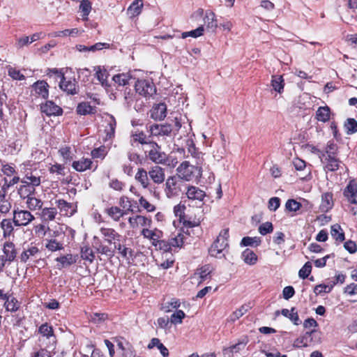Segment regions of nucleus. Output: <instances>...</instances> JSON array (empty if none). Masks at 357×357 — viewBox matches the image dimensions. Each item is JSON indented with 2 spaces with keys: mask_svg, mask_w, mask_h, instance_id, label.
Instances as JSON below:
<instances>
[{
  "mask_svg": "<svg viewBox=\"0 0 357 357\" xmlns=\"http://www.w3.org/2000/svg\"><path fill=\"white\" fill-rule=\"evenodd\" d=\"M93 240L95 241H97L96 243L95 246L96 251L101 255H104L107 257H112L114 256L115 250H116L121 255V256L127 260H129L130 258L133 259V257H135L134 250L130 248L126 247L124 245H121V243H116L114 245V249H112L109 246L103 245L100 241L99 238L97 236H94Z\"/></svg>",
  "mask_w": 357,
  "mask_h": 357,
  "instance_id": "f257e3e1",
  "label": "nucleus"
},
{
  "mask_svg": "<svg viewBox=\"0 0 357 357\" xmlns=\"http://www.w3.org/2000/svg\"><path fill=\"white\" fill-rule=\"evenodd\" d=\"M187 188L185 183L176 176H169L165 184V193L168 198L178 197Z\"/></svg>",
  "mask_w": 357,
  "mask_h": 357,
  "instance_id": "f03ea898",
  "label": "nucleus"
},
{
  "mask_svg": "<svg viewBox=\"0 0 357 357\" xmlns=\"http://www.w3.org/2000/svg\"><path fill=\"white\" fill-rule=\"evenodd\" d=\"M147 146L149 149L145 151V153L149 160L157 165L166 163L167 155L157 142L152 140Z\"/></svg>",
  "mask_w": 357,
  "mask_h": 357,
  "instance_id": "7ed1b4c3",
  "label": "nucleus"
},
{
  "mask_svg": "<svg viewBox=\"0 0 357 357\" xmlns=\"http://www.w3.org/2000/svg\"><path fill=\"white\" fill-rule=\"evenodd\" d=\"M38 333L42 335V337L38 339L40 343L48 344L47 347L50 349L56 348V339L50 325L47 323L43 324L38 328Z\"/></svg>",
  "mask_w": 357,
  "mask_h": 357,
  "instance_id": "20e7f679",
  "label": "nucleus"
},
{
  "mask_svg": "<svg viewBox=\"0 0 357 357\" xmlns=\"http://www.w3.org/2000/svg\"><path fill=\"white\" fill-rule=\"evenodd\" d=\"M136 93L146 98L156 93V88L153 82L148 79H137L135 84Z\"/></svg>",
  "mask_w": 357,
  "mask_h": 357,
  "instance_id": "39448f33",
  "label": "nucleus"
},
{
  "mask_svg": "<svg viewBox=\"0 0 357 357\" xmlns=\"http://www.w3.org/2000/svg\"><path fill=\"white\" fill-rule=\"evenodd\" d=\"M13 221L16 227L26 226L34 220V216L26 210H21L18 208L13 212Z\"/></svg>",
  "mask_w": 357,
  "mask_h": 357,
  "instance_id": "423d86ee",
  "label": "nucleus"
},
{
  "mask_svg": "<svg viewBox=\"0 0 357 357\" xmlns=\"http://www.w3.org/2000/svg\"><path fill=\"white\" fill-rule=\"evenodd\" d=\"M172 132V126L169 123L158 124L155 123L149 127L151 137L169 136Z\"/></svg>",
  "mask_w": 357,
  "mask_h": 357,
  "instance_id": "0eeeda50",
  "label": "nucleus"
},
{
  "mask_svg": "<svg viewBox=\"0 0 357 357\" xmlns=\"http://www.w3.org/2000/svg\"><path fill=\"white\" fill-rule=\"evenodd\" d=\"M59 87L60 89L66 92L68 94L75 95L77 93V83L75 79L66 80L64 74H59Z\"/></svg>",
  "mask_w": 357,
  "mask_h": 357,
  "instance_id": "6e6552de",
  "label": "nucleus"
},
{
  "mask_svg": "<svg viewBox=\"0 0 357 357\" xmlns=\"http://www.w3.org/2000/svg\"><path fill=\"white\" fill-rule=\"evenodd\" d=\"M194 166L190 165L189 162H183L176 169V177L181 178L184 182L190 181L193 174Z\"/></svg>",
  "mask_w": 357,
  "mask_h": 357,
  "instance_id": "1a4fd4ad",
  "label": "nucleus"
},
{
  "mask_svg": "<svg viewBox=\"0 0 357 357\" xmlns=\"http://www.w3.org/2000/svg\"><path fill=\"white\" fill-rule=\"evenodd\" d=\"M100 232L107 243L109 244L113 243L114 245L117 243V241H120L121 237V234L115 229L109 227H101Z\"/></svg>",
  "mask_w": 357,
  "mask_h": 357,
  "instance_id": "9d476101",
  "label": "nucleus"
},
{
  "mask_svg": "<svg viewBox=\"0 0 357 357\" xmlns=\"http://www.w3.org/2000/svg\"><path fill=\"white\" fill-rule=\"evenodd\" d=\"M320 158L324 165L326 171L335 172L339 169L340 161L335 156H326L324 153L320 155Z\"/></svg>",
  "mask_w": 357,
  "mask_h": 357,
  "instance_id": "9b49d317",
  "label": "nucleus"
},
{
  "mask_svg": "<svg viewBox=\"0 0 357 357\" xmlns=\"http://www.w3.org/2000/svg\"><path fill=\"white\" fill-rule=\"evenodd\" d=\"M149 176L154 183L161 184L165 179V169L158 165H155L149 169Z\"/></svg>",
  "mask_w": 357,
  "mask_h": 357,
  "instance_id": "f8f14e48",
  "label": "nucleus"
},
{
  "mask_svg": "<svg viewBox=\"0 0 357 357\" xmlns=\"http://www.w3.org/2000/svg\"><path fill=\"white\" fill-rule=\"evenodd\" d=\"M3 255L2 257L9 264L15 260L17 253L15 244L10 241H6L3 243Z\"/></svg>",
  "mask_w": 357,
  "mask_h": 357,
  "instance_id": "ddd939ff",
  "label": "nucleus"
},
{
  "mask_svg": "<svg viewBox=\"0 0 357 357\" xmlns=\"http://www.w3.org/2000/svg\"><path fill=\"white\" fill-rule=\"evenodd\" d=\"M167 116V106L164 102L153 105L151 110V118L155 121H162Z\"/></svg>",
  "mask_w": 357,
  "mask_h": 357,
  "instance_id": "4468645a",
  "label": "nucleus"
},
{
  "mask_svg": "<svg viewBox=\"0 0 357 357\" xmlns=\"http://www.w3.org/2000/svg\"><path fill=\"white\" fill-rule=\"evenodd\" d=\"M40 109L43 113L47 116L60 115L63 112L62 109L52 101H47L45 104H42Z\"/></svg>",
  "mask_w": 357,
  "mask_h": 357,
  "instance_id": "2eb2a0df",
  "label": "nucleus"
},
{
  "mask_svg": "<svg viewBox=\"0 0 357 357\" xmlns=\"http://www.w3.org/2000/svg\"><path fill=\"white\" fill-rule=\"evenodd\" d=\"M227 247H228V242L216 238L209 248L208 252L211 257L220 258V254Z\"/></svg>",
  "mask_w": 357,
  "mask_h": 357,
  "instance_id": "dca6fc26",
  "label": "nucleus"
},
{
  "mask_svg": "<svg viewBox=\"0 0 357 357\" xmlns=\"http://www.w3.org/2000/svg\"><path fill=\"white\" fill-rule=\"evenodd\" d=\"M344 195L351 204H357V184L350 181L344 190Z\"/></svg>",
  "mask_w": 357,
  "mask_h": 357,
  "instance_id": "f3484780",
  "label": "nucleus"
},
{
  "mask_svg": "<svg viewBox=\"0 0 357 357\" xmlns=\"http://www.w3.org/2000/svg\"><path fill=\"white\" fill-rule=\"evenodd\" d=\"M128 222L132 228H136L138 226L150 227L151 220L142 215H136L129 218Z\"/></svg>",
  "mask_w": 357,
  "mask_h": 357,
  "instance_id": "a211bd4d",
  "label": "nucleus"
},
{
  "mask_svg": "<svg viewBox=\"0 0 357 357\" xmlns=\"http://www.w3.org/2000/svg\"><path fill=\"white\" fill-rule=\"evenodd\" d=\"M333 206V194L325 192L321 195V202L319 206L320 211L323 213L328 212Z\"/></svg>",
  "mask_w": 357,
  "mask_h": 357,
  "instance_id": "6ab92c4d",
  "label": "nucleus"
},
{
  "mask_svg": "<svg viewBox=\"0 0 357 357\" xmlns=\"http://www.w3.org/2000/svg\"><path fill=\"white\" fill-rule=\"evenodd\" d=\"M186 195L188 199L202 201L206 196L205 192L195 186H187Z\"/></svg>",
  "mask_w": 357,
  "mask_h": 357,
  "instance_id": "aec40b11",
  "label": "nucleus"
},
{
  "mask_svg": "<svg viewBox=\"0 0 357 357\" xmlns=\"http://www.w3.org/2000/svg\"><path fill=\"white\" fill-rule=\"evenodd\" d=\"M107 126L105 129V132L106 133L105 139H111L114 137L115 134V128L116 126V122L114 117L112 115H109L108 118L106 119Z\"/></svg>",
  "mask_w": 357,
  "mask_h": 357,
  "instance_id": "412c9836",
  "label": "nucleus"
},
{
  "mask_svg": "<svg viewBox=\"0 0 357 357\" xmlns=\"http://www.w3.org/2000/svg\"><path fill=\"white\" fill-rule=\"evenodd\" d=\"M36 93L40 96L43 98L46 99L48 97L49 85L45 81H37L33 84Z\"/></svg>",
  "mask_w": 357,
  "mask_h": 357,
  "instance_id": "4be33fe9",
  "label": "nucleus"
},
{
  "mask_svg": "<svg viewBox=\"0 0 357 357\" xmlns=\"http://www.w3.org/2000/svg\"><path fill=\"white\" fill-rule=\"evenodd\" d=\"M204 24L207 29L214 31L218 27L217 20L215 19V15L212 11H206V15L204 17Z\"/></svg>",
  "mask_w": 357,
  "mask_h": 357,
  "instance_id": "5701e85b",
  "label": "nucleus"
},
{
  "mask_svg": "<svg viewBox=\"0 0 357 357\" xmlns=\"http://www.w3.org/2000/svg\"><path fill=\"white\" fill-rule=\"evenodd\" d=\"M143 8V2L142 0H135L127 9V14L130 17H135L139 15Z\"/></svg>",
  "mask_w": 357,
  "mask_h": 357,
  "instance_id": "b1692460",
  "label": "nucleus"
},
{
  "mask_svg": "<svg viewBox=\"0 0 357 357\" xmlns=\"http://www.w3.org/2000/svg\"><path fill=\"white\" fill-rule=\"evenodd\" d=\"M331 109L328 106L319 107L316 112V119L326 123L330 120Z\"/></svg>",
  "mask_w": 357,
  "mask_h": 357,
  "instance_id": "393cba45",
  "label": "nucleus"
},
{
  "mask_svg": "<svg viewBox=\"0 0 357 357\" xmlns=\"http://www.w3.org/2000/svg\"><path fill=\"white\" fill-rule=\"evenodd\" d=\"M148 176H149V172H147L144 168H139L135 178L144 188H146L150 184Z\"/></svg>",
  "mask_w": 357,
  "mask_h": 357,
  "instance_id": "a878e982",
  "label": "nucleus"
},
{
  "mask_svg": "<svg viewBox=\"0 0 357 357\" xmlns=\"http://www.w3.org/2000/svg\"><path fill=\"white\" fill-rule=\"evenodd\" d=\"M92 161L89 158H82L79 160L74 161L72 167L77 172H84L86 169H91Z\"/></svg>",
  "mask_w": 357,
  "mask_h": 357,
  "instance_id": "bb28decb",
  "label": "nucleus"
},
{
  "mask_svg": "<svg viewBox=\"0 0 357 357\" xmlns=\"http://www.w3.org/2000/svg\"><path fill=\"white\" fill-rule=\"evenodd\" d=\"M132 79V75L130 73H119L115 75L112 77V80L118 86H125L130 84V81Z\"/></svg>",
  "mask_w": 357,
  "mask_h": 357,
  "instance_id": "cd10ccee",
  "label": "nucleus"
},
{
  "mask_svg": "<svg viewBox=\"0 0 357 357\" xmlns=\"http://www.w3.org/2000/svg\"><path fill=\"white\" fill-rule=\"evenodd\" d=\"M13 221L10 219H3L0 223V227L3 231V237L6 238L10 237L14 231L13 225Z\"/></svg>",
  "mask_w": 357,
  "mask_h": 357,
  "instance_id": "c85d7f7f",
  "label": "nucleus"
},
{
  "mask_svg": "<svg viewBox=\"0 0 357 357\" xmlns=\"http://www.w3.org/2000/svg\"><path fill=\"white\" fill-rule=\"evenodd\" d=\"M55 203L63 215H72L74 213V211L72 209V204L68 203L63 199H57Z\"/></svg>",
  "mask_w": 357,
  "mask_h": 357,
  "instance_id": "c756f323",
  "label": "nucleus"
},
{
  "mask_svg": "<svg viewBox=\"0 0 357 357\" xmlns=\"http://www.w3.org/2000/svg\"><path fill=\"white\" fill-rule=\"evenodd\" d=\"M241 257L244 262L250 266L255 264L257 261V255L254 251L248 248L245 249L242 252Z\"/></svg>",
  "mask_w": 357,
  "mask_h": 357,
  "instance_id": "7c9ffc66",
  "label": "nucleus"
},
{
  "mask_svg": "<svg viewBox=\"0 0 357 357\" xmlns=\"http://www.w3.org/2000/svg\"><path fill=\"white\" fill-rule=\"evenodd\" d=\"M45 248L51 252H56L63 249V244L56 238L45 239Z\"/></svg>",
  "mask_w": 357,
  "mask_h": 357,
  "instance_id": "2f4dec72",
  "label": "nucleus"
},
{
  "mask_svg": "<svg viewBox=\"0 0 357 357\" xmlns=\"http://www.w3.org/2000/svg\"><path fill=\"white\" fill-rule=\"evenodd\" d=\"M12 208L10 198L0 194V213L1 214H7Z\"/></svg>",
  "mask_w": 357,
  "mask_h": 357,
  "instance_id": "473e14b6",
  "label": "nucleus"
},
{
  "mask_svg": "<svg viewBox=\"0 0 357 357\" xmlns=\"http://www.w3.org/2000/svg\"><path fill=\"white\" fill-rule=\"evenodd\" d=\"M131 141L133 142H138L142 145H148L149 142L152 140H149V137H147L146 135L142 132H135L131 134Z\"/></svg>",
  "mask_w": 357,
  "mask_h": 357,
  "instance_id": "72a5a7b5",
  "label": "nucleus"
},
{
  "mask_svg": "<svg viewBox=\"0 0 357 357\" xmlns=\"http://www.w3.org/2000/svg\"><path fill=\"white\" fill-rule=\"evenodd\" d=\"M281 314L283 316L288 317L295 325H298L300 324L298 312L295 307H292L290 311L287 309H282L281 310Z\"/></svg>",
  "mask_w": 357,
  "mask_h": 357,
  "instance_id": "f704fd0d",
  "label": "nucleus"
},
{
  "mask_svg": "<svg viewBox=\"0 0 357 357\" xmlns=\"http://www.w3.org/2000/svg\"><path fill=\"white\" fill-rule=\"evenodd\" d=\"M96 111V107L91 106L88 102L79 103L77 107V112L80 115L95 114Z\"/></svg>",
  "mask_w": 357,
  "mask_h": 357,
  "instance_id": "c9c22d12",
  "label": "nucleus"
},
{
  "mask_svg": "<svg viewBox=\"0 0 357 357\" xmlns=\"http://www.w3.org/2000/svg\"><path fill=\"white\" fill-rule=\"evenodd\" d=\"M56 261L59 262L61 268L69 266L76 262V257L71 254L61 256L56 258Z\"/></svg>",
  "mask_w": 357,
  "mask_h": 357,
  "instance_id": "e433bc0d",
  "label": "nucleus"
},
{
  "mask_svg": "<svg viewBox=\"0 0 357 357\" xmlns=\"http://www.w3.org/2000/svg\"><path fill=\"white\" fill-rule=\"evenodd\" d=\"M271 86L273 89L281 93L283 91L284 81L282 75H273L271 80Z\"/></svg>",
  "mask_w": 357,
  "mask_h": 357,
  "instance_id": "4c0bfd02",
  "label": "nucleus"
},
{
  "mask_svg": "<svg viewBox=\"0 0 357 357\" xmlns=\"http://www.w3.org/2000/svg\"><path fill=\"white\" fill-rule=\"evenodd\" d=\"M105 213L114 221H119L124 212L118 206H112L105 209Z\"/></svg>",
  "mask_w": 357,
  "mask_h": 357,
  "instance_id": "58836bf2",
  "label": "nucleus"
},
{
  "mask_svg": "<svg viewBox=\"0 0 357 357\" xmlns=\"http://www.w3.org/2000/svg\"><path fill=\"white\" fill-rule=\"evenodd\" d=\"M56 213L55 208H45L42 210L41 218L44 222L52 221L54 220Z\"/></svg>",
  "mask_w": 357,
  "mask_h": 357,
  "instance_id": "ea45409f",
  "label": "nucleus"
},
{
  "mask_svg": "<svg viewBox=\"0 0 357 357\" xmlns=\"http://www.w3.org/2000/svg\"><path fill=\"white\" fill-rule=\"evenodd\" d=\"M94 70L96 71V77L101 84L102 86H107V78L108 73L107 70L102 69L100 66H96L94 67Z\"/></svg>",
  "mask_w": 357,
  "mask_h": 357,
  "instance_id": "a19ab883",
  "label": "nucleus"
},
{
  "mask_svg": "<svg viewBox=\"0 0 357 357\" xmlns=\"http://www.w3.org/2000/svg\"><path fill=\"white\" fill-rule=\"evenodd\" d=\"M39 252V250L36 246H31L27 250L23 251L20 255L21 261L25 263L31 257L36 256Z\"/></svg>",
  "mask_w": 357,
  "mask_h": 357,
  "instance_id": "79ce46f5",
  "label": "nucleus"
},
{
  "mask_svg": "<svg viewBox=\"0 0 357 357\" xmlns=\"http://www.w3.org/2000/svg\"><path fill=\"white\" fill-rule=\"evenodd\" d=\"M314 332V331H312L310 332H306L303 336L301 337L297 338L294 344V347H306L308 346L309 339L311 340L310 338L312 333Z\"/></svg>",
  "mask_w": 357,
  "mask_h": 357,
  "instance_id": "37998d69",
  "label": "nucleus"
},
{
  "mask_svg": "<svg viewBox=\"0 0 357 357\" xmlns=\"http://www.w3.org/2000/svg\"><path fill=\"white\" fill-rule=\"evenodd\" d=\"M39 346L40 347V350L35 352L33 357H52L51 353L55 349H50L47 347L48 344H43L40 343Z\"/></svg>",
  "mask_w": 357,
  "mask_h": 357,
  "instance_id": "c03bdc74",
  "label": "nucleus"
},
{
  "mask_svg": "<svg viewBox=\"0 0 357 357\" xmlns=\"http://www.w3.org/2000/svg\"><path fill=\"white\" fill-rule=\"evenodd\" d=\"M26 204L27 207L32 211L40 209L43 206V202L35 197H28Z\"/></svg>",
  "mask_w": 357,
  "mask_h": 357,
  "instance_id": "a18cd8bd",
  "label": "nucleus"
},
{
  "mask_svg": "<svg viewBox=\"0 0 357 357\" xmlns=\"http://www.w3.org/2000/svg\"><path fill=\"white\" fill-rule=\"evenodd\" d=\"M250 307L248 305H243L238 309L235 310L230 316V321L232 322L236 321L240 317H241L245 313H246Z\"/></svg>",
  "mask_w": 357,
  "mask_h": 357,
  "instance_id": "49530a36",
  "label": "nucleus"
},
{
  "mask_svg": "<svg viewBox=\"0 0 357 357\" xmlns=\"http://www.w3.org/2000/svg\"><path fill=\"white\" fill-rule=\"evenodd\" d=\"M180 301L178 299L173 298L162 305V310L165 312H170L174 310H177L180 307Z\"/></svg>",
  "mask_w": 357,
  "mask_h": 357,
  "instance_id": "de8ad7c7",
  "label": "nucleus"
},
{
  "mask_svg": "<svg viewBox=\"0 0 357 357\" xmlns=\"http://www.w3.org/2000/svg\"><path fill=\"white\" fill-rule=\"evenodd\" d=\"M340 230L342 229L338 224L333 225L331 226V234L336 241L342 242L344 240V234L340 232Z\"/></svg>",
  "mask_w": 357,
  "mask_h": 357,
  "instance_id": "09e8293b",
  "label": "nucleus"
},
{
  "mask_svg": "<svg viewBox=\"0 0 357 357\" xmlns=\"http://www.w3.org/2000/svg\"><path fill=\"white\" fill-rule=\"evenodd\" d=\"M81 257L84 260L93 262L95 259V255L91 248L89 246H83L81 248Z\"/></svg>",
  "mask_w": 357,
  "mask_h": 357,
  "instance_id": "8fccbe9b",
  "label": "nucleus"
},
{
  "mask_svg": "<svg viewBox=\"0 0 357 357\" xmlns=\"http://www.w3.org/2000/svg\"><path fill=\"white\" fill-rule=\"evenodd\" d=\"M123 98L124 104H126L128 107H130L136 99V92L134 93L130 89H128V88H126Z\"/></svg>",
  "mask_w": 357,
  "mask_h": 357,
  "instance_id": "3c124183",
  "label": "nucleus"
},
{
  "mask_svg": "<svg viewBox=\"0 0 357 357\" xmlns=\"http://www.w3.org/2000/svg\"><path fill=\"white\" fill-rule=\"evenodd\" d=\"M34 191L35 188L26 183H23V185H22L18 189L19 195L23 198H28V197H31V194L33 193Z\"/></svg>",
  "mask_w": 357,
  "mask_h": 357,
  "instance_id": "603ef678",
  "label": "nucleus"
},
{
  "mask_svg": "<svg viewBox=\"0 0 357 357\" xmlns=\"http://www.w3.org/2000/svg\"><path fill=\"white\" fill-rule=\"evenodd\" d=\"M4 301V306L7 311L15 312L19 309L20 305L16 298H12L11 299H9V296H8V299Z\"/></svg>",
  "mask_w": 357,
  "mask_h": 357,
  "instance_id": "864d4df0",
  "label": "nucleus"
},
{
  "mask_svg": "<svg viewBox=\"0 0 357 357\" xmlns=\"http://www.w3.org/2000/svg\"><path fill=\"white\" fill-rule=\"evenodd\" d=\"M344 128L347 130V134H354L357 132V121L354 119H347V121L344 123Z\"/></svg>",
  "mask_w": 357,
  "mask_h": 357,
  "instance_id": "5fc2aeb1",
  "label": "nucleus"
},
{
  "mask_svg": "<svg viewBox=\"0 0 357 357\" xmlns=\"http://www.w3.org/2000/svg\"><path fill=\"white\" fill-rule=\"evenodd\" d=\"M261 243V239L259 237H243L241 240V245L243 246H258Z\"/></svg>",
  "mask_w": 357,
  "mask_h": 357,
  "instance_id": "6e6d98bb",
  "label": "nucleus"
},
{
  "mask_svg": "<svg viewBox=\"0 0 357 357\" xmlns=\"http://www.w3.org/2000/svg\"><path fill=\"white\" fill-rule=\"evenodd\" d=\"M212 268L209 264H206L202 266L200 268L197 269L195 275H198L201 278L202 281H204L206 279L207 276L211 273Z\"/></svg>",
  "mask_w": 357,
  "mask_h": 357,
  "instance_id": "4d7b16f0",
  "label": "nucleus"
},
{
  "mask_svg": "<svg viewBox=\"0 0 357 357\" xmlns=\"http://www.w3.org/2000/svg\"><path fill=\"white\" fill-rule=\"evenodd\" d=\"M301 208V204L295 199H288L285 204V208L290 212H297Z\"/></svg>",
  "mask_w": 357,
  "mask_h": 357,
  "instance_id": "13d9d810",
  "label": "nucleus"
},
{
  "mask_svg": "<svg viewBox=\"0 0 357 357\" xmlns=\"http://www.w3.org/2000/svg\"><path fill=\"white\" fill-rule=\"evenodd\" d=\"M204 31V26L202 25L195 30L182 33L181 38H186L187 37L190 36V37L196 38L199 36H202Z\"/></svg>",
  "mask_w": 357,
  "mask_h": 357,
  "instance_id": "bf43d9fd",
  "label": "nucleus"
},
{
  "mask_svg": "<svg viewBox=\"0 0 357 357\" xmlns=\"http://www.w3.org/2000/svg\"><path fill=\"white\" fill-rule=\"evenodd\" d=\"M22 183L28 184L34 188L36 186H38L40 184V178L39 176L26 175L25 178L22 180Z\"/></svg>",
  "mask_w": 357,
  "mask_h": 357,
  "instance_id": "052dcab7",
  "label": "nucleus"
},
{
  "mask_svg": "<svg viewBox=\"0 0 357 357\" xmlns=\"http://www.w3.org/2000/svg\"><path fill=\"white\" fill-rule=\"evenodd\" d=\"M185 314L183 310H177L171 315L170 322L173 324H181Z\"/></svg>",
  "mask_w": 357,
  "mask_h": 357,
  "instance_id": "680f3d73",
  "label": "nucleus"
},
{
  "mask_svg": "<svg viewBox=\"0 0 357 357\" xmlns=\"http://www.w3.org/2000/svg\"><path fill=\"white\" fill-rule=\"evenodd\" d=\"M170 249L172 248H181L183 244V235L181 234H178L174 238H171L169 241Z\"/></svg>",
  "mask_w": 357,
  "mask_h": 357,
  "instance_id": "e2e57ef3",
  "label": "nucleus"
},
{
  "mask_svg": "<svg viewBox=\"0 0 357 357\" xmlns=\"http://www.w3.org/2000/svg\"><path fill=\"white\" fill-rule=\"evenodd\" d=\"M312 271V264L310 261L306 262L304 266L300 269L298 275L301 278H307Z\"/></svg>",
  "mask_w": 357,
  "mask_h": 357,
  "instance_id": "0e129e2a",
  "label": "nucleus"
},
{
  "mask_svg": "<svg viewBox=\"0 0 357 357\" xmlns=\"http://www.w3.org/2000/svg\"><path fill=\"white\" fill-rule=\"evenodd\" d=\"M273 230V224L270 222L263 223L259 227V232L264 236L267 234L271 233Z\"/></svg>",
  "mask_w": 357,
  "mask_h": 357,
  "instance_id": "69168bd1",
  "label": "nucleus"
},
{
  "mask_svg": "<svg viewBox=\"0 0 357 357\" xmlns=\"http://www.w3.org/2000/svg\"><path fill=\"white\" fill-rule=\"evenodd\" d=\"M79 10L83 13V16H87L91 10V4L89 0H82L79 5Z\"/></svg>",
  "mask_w": 357,
  "mask_h": 357,
  "instance_id": "338daca9",
  "label": "nucleus"
},
{
  "mask_svg": "<svg viewBox=\"0 0 357 357\" xmlns=\"http://www.w3.org/2000/svg\"><path fill=\"white\" fill-rule=\"evenodd\" d=\"M185 206L181 204H177L174 207V213L176 217H178L180 222H182L185 218Z\"/></svg>",
  "mask_w": 357,
  "mask_h": 357,
  "instance_id": "774afa93",
  "label": "nucleus"
}]
</instances>
